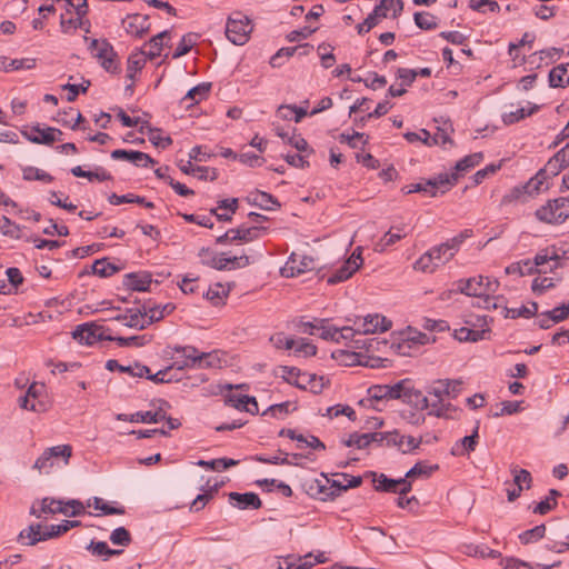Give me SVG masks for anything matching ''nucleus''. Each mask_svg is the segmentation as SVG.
<instances>
[{"label":"nucleus","mask_w":569,"mask_h":569,"mask_svg":"<svg viewBox=\"0 0 569 569\" xmlns=\"http://www.w3.org/2000/svg\"><path fill=\"white\" fill-rule=\"evenodd\" d=\"M109 328L103 326L91 323H83L78 326L72 332V337L81 343L93 345L102 340H111V336L108 335Z\"/></svg>","instance_id":"obj_9"},{"label":"nucleus","mask_w":569,"mask_h":569,"mask_svg":"<svg viewBox=\"0 0 569 569\" xmlns=\"http://www.w3.org/2000/svg\"><path fill=\"white\" fill-rule=\"evenodd\" d=\"M252 31L250 19L241 12L232 13L226 23V36L236 46H242L249 40Z\"/></svg>","instance_id":"obj_5"},{"label":"nucleus","mask_w":569,"mask_h":569,"mask_svg":"<svg viewBox=\"0 0 569 569\" xmlns=\"http://www.w3.org/2000/svg\"><path fill=\"white\" fill-rule=\"evenodd\" d=\"M30 512L37 518H41L43 513H62L69 517H77L84 513V506L79 500H70L64 503L62 500L43 498L40 502V508L36 509L33 505Z\"/></svg>","instance_id":"obj_2"},{"label":"nucleus","mask_w":569,"mask_h":569,"mask_svg":"<svg viewBox=\"0 0 569 569\" xmlns=\"http://www.w3.org/2000/svg\"><path fill=\"white\" fill-rule=\"evenodd\" d=\"M106 369L109 371L118 370L120 372L129 373L132 377L142 378L144 375L150 372L149 367L136 362L132 366H122L117 360L110 359L106 362Z\"/></svg>","instance_id":"obj_29"},{"label":"nucleus","mask_w":569,"mask_h":569,"mask_svg":"<svg viewBox=\"0 0 569 569\" xmlns=\"http://www.w3.org/2000/svg\"><path fill=\"white\" fill-rule=\"evenodd\" d=\"M368 396L369 399L372 401H383V400H390V389L389 385H375L368 388Z\"/></svg>","instance_id":"obj_54"},{"label":"nucleus","mask_w":569,"mask_h":569,"mask_svg":"<svg viewBox=\"0 0 569 569\" xmlns=\"http://www.w3.org/2000/svg\"><path fill=\"white\" fill-rule=\"evenodd\" d=\"M413 20L416 26L421 30H433L438 27L437 17L430 12H416Z\"/></svg>","instance_id":"obj_44"},{"label":"nucleus","mask_w":569,"mask_h":569,"mask_svg":"<svg viewBox=\"0 0 569 569\" xmlns=\"http://www.w3.org/2000/svg\"><path fill=\"white\" fill-rule=\"evenodd\" d=\"M110 341H116L120 347H142L149 339L147 336H132V337H112Z\"/></svg>","instance_id":"obj_60"},{"label":"nucleus","mask_w":569,"mask_h":569,"mask_svg":"<svg viewBox=\"0 0 569 569\" xmlns=\"http://www.w3.org/2000/svg\"><path fill=\"white\" fill-rule=\"evenodd\" d=\"M122 27L127 33L141 38L150 29L149 17L139 13L128 14L122 20Z\"/></svg>","instance_id":"obj_20"},{"label":"nucleus","mask_w":569,"mask_h":569,"mask_svg":"<svg viewBox=\"0 0 569 569\" xmlns=\"http://www.w3.org/2000/svg\"><path fill=\"white\" fill-rule=\"evenodd\" d=\"M68 8H73L77 18L64 19L61 16L60 19V28L63 33H70L71 30H76L77 28H82L86 32L90 31V23L84 17L88 13V3L87 0H81V3H73V6H68ZM70 11V9H67Z\"/></svg>","instance_id":"obj_12"},{"label":"nucleus","mask_w":569,"mask_h":569,"mask_svg":"<svg viewBox=\"0 0 569 569\" xmlns=\"http://www.w3.org/2000/svg\"><path fill=\"white\" fill-rule=\"evenodd\" d=\"M461 380L440 379L435 381L428 391L430 396L436 398L435 401L430 402L420 391H417L416 399L419 401L421 409H429V415L442 417L446 407L443 398L456 399L461 392Z\"/></svg>","instance_id":"obj_1"},{"label":"nucleus","mask_w":569,"mask_h":569,"mask_svg":"<svg viewBox=\"0 0 569 569\" xmlns=\"http://www.w3.org/2000/svg\"><path fill=\"white\" fill-rule=\"evenodd\" d=\"M127 312L129 315H128V320L124 322L126 327L140 329V330L147 328L146 327L147 322L144 321L146 315H143L142 310L128 309Z\"/></svg>","instance_id":"obj_53"},{"label":"nucleus","mask_w":569,"mask_h":569,"mask_svg":"<svg viewBox=\"0 0 569 569\" xmlns=\"http://www.w3.org/2000/svg\"><path fill=\"white\" fill-rule=\"evenodd\" d=\"M328 482H329L328 478H326L325 482H322L321 480H313L309 485V493L312 497H317L323 501L335 498L336 496H338V491H337L338 483L335 481L330 487H328L327 486Z\"/></svg>","instance_id":"obj_26"},{"label":"nucleus","mask_w":569,"mask_h":569,"mask_svg":"<svg viewBox=\"0 0 569 569\" xmlns=\"http://www.w3.org/2000/svg\"><path fill=\"white\" fill-rule=\"evenodd\" d=\"M259 230L260 229L258 227H246V226H241L236 229H229L222 236L217 238V243L224 244L227 242H234V241L249 242V241H252L253 239L258 238Z\"/></svg>","instance_id":"obj_17"},{"label":"nucleus","mask_w":569,"mask_h":569,"mask_svg":"<svg viewBox=\"0 0 569 569\" xmlns=\"http://www.w3.org/2000/svg\"><path fill=\"white\" fill-rule=\"evenodd\" d=\"M372 481L377 491L397 492V480L388 478L386 475L372 473Z\"/></svg>","instance_id":"obj_43"},{"label":"nucleus","mask_w":569,"mask_h":569,"mask_svg":"<svg viewBox=\"0 0 569 569\" xmlns=\"http://www.w3.org/2000/svg\"><path fill=\"white\" fill-rule=\"evenodd\" d=\"M211 89V83L202 82L191 88L186 96L181 99L180 103L186 108H190L196 103L208 98Z\"/></svg>","instance_id":"obj_25"},{"label":"nucleus","mask_w":569,"mask_h":569,"mask_svg":"<svg viewBox=\"0 0 569 569\" xmlns=\"http://www.w3.org/2000/svg\"><path fill=\"white\" fill-rule=\"evenodd\" d=\"M498 288V280L478 276L467 280H459L456 291L467 296L481 297L495 293Z\"/></svg>","instance_id":"obj_6"},{"label":"nucleus","mask_w":569,"mask_h":569,"mask_svg":"<svg viewBox=\"0 0 569 569\" xmlns=\"http://www.w3.org/2000/svg\"><path fill=\"white\" fill-rule=\"evenodd\" d=\"M238 460H233V459H230V458H219V459H213V460H210V461H204V460H200L198 462L199 466L201 467H206V468H209V469H212V470H224L229 467H233V466H237L238 465Z\"/></svg>","instance_id":"obj_52"},{"label":"nucleus","mask_w":569,"mask_h":569,"mask_svg":"<svg viewBox=\"0 0 569 569\" xmlns=\"http://www.w3.org/2000/svg\"><path fill=\"white\" fill-rule=\"evenodd\" d=\"M249 200L253 206L263 210H274L280 207L279 201L272 194L260 190L251 192Z\"/></svg>","instance_id":"obj_32"},{"label":"nucleus","mask_w":569,"mask_h":569,"mask_svg":"<svg viewBox=\"0 0 569 569\" xmlns=\"http://www.w3.org/2000/svg\"><path fill=\"white\" fill-rule=\"evenodd\" d=\"M538 110V106L533 104L529 109L526 108H519L516 111L506 112L502 114V121L505 124H512L516 123L522 119H525L528 116H531Z\"/></svg>","instance_id":"obj_42"},{"label":"nucleus","mask_w":569,"mask_h":569,"mask_svg":"<svg viewBox=\"0 0 569 569\" xmlns=\"http://www.w3.org/2000/svg\"><path fill=\"white\" fill-rule=\"evenodd\" d=\"M536 218L546 223H561L569 218V198L549 200L536 210Z\"/></svg>","instance_id":"obj_4"},{"label":"nucleus","mask_w":569,"mask_h":569,"mask_svg":"<svg viewBox=\"0 0 569 569\" xmlns=\"http://www.w3.org/2000/svg\"><path fill=\"white\" fill-rule=\"evenodd\" d=\"M478 432H479V422H477V425L470 436L463 437L461 440H459L455 445V447L452 448V455L465 456L471 451H475L476 447L478 445V438H479Z\"/></svg>","instance_id":"obj_28"},{"label":"nucleus","mask_w":569,"mask_h":569,"mask_svg":"<svg viewBox=\"0 0 569 569\" xmlns=\"http://www.w3.org/2000/svg\"><path fill=\"white\" fill-rule=\"evenodd\" d=\"M312 49H313V47L309 43H303V44H300L297 47L281 48L271 57L270 64L273 68H279L283 63V61H282L283 58L292 57L295 54V52L298 50H302L300 52V54H308Z\"/></svg>","instance_id":"obj_30"},{"label":"nucleus","mask_w":569,"mask_h":569,"mask_svg":"<svg viewBox=\"0 0 569 569\" xmlns=\"http://www.w3.org/2000/svg\"><path fill=\"white\" fill-rule=\"evenodd\" d=\"M502 311L505 313V318H531L535 315H537L538 311V303L537 302H530L529 306H521L520 308H507L502 307Z\"/></svg>","instance_id":"obj_37"},{"label":"nucleus","mask_w":569,"mask_h":569,"mask_svg":"<svg viewBox=\"0 0 569 569\" xmlns=\"http://www.w3.org/2000/svg\"><path fill=\"white\" fill-rule=\"evenodd\" d=\"M282 372H286L288 375H295L296 380L293 381V386L305 390L308 389V385L310 383V380L312 379L313 376V373L300 372L293 367H282Z\"/></svg>","instance_id":"obj_47"},{"label":"nucleus","mask_w":569,"mask_h":569,"mask_svg":"<svg viewBox=\"0 0 569 569\" xmlns=\"http://www.w3.org/2000/svg\"><path fill=\"white\" fill-rule=\"evenodd\" d=\"M110 540L113 545L127 547L131 542V536L124 527H119L111 532Z\"/></svg>","instance_id":"obj_64"},{"label":"nucleus","mask_w":569,"mask_h":569,"mask_svg":"<svg viewBox=\"0 0 569 569\" xmlns=\"http://www.w3.org/2000/svg\"><path fill=\"white\" fill-rule=\"evenodd\" d=\"M438 468V465L429 466L426 462L420 461L407 471L406 478L429 477Z\"/></svg>","instance_id":"obj_56"},{"label":"nucleus","mask_w":569,"mask_h":569,"mask_svg":"<svg viewBox=\"0 0 569 569\" xmlns=\"http://www.w3.org/2000/svg\"><path fill=\"white\" fill-rule=\"evenodd\" d=\"M549 83L552 88H565L569 84V63L552 68L549 72Z\"/></svg>","instance_id":"obj_33"},{"label":"nucleus","mask_w":569,"mask_h":569,"mask_svg":"<svg viewBox=\"0 0 569 569\" xmlns=\"http://www.w3.org/2000/svg\"><path fill=\"white\" fill-rule=\"evenodd\" d=\"M162 406H168V402L161 401V406L154 411H138L130 416L126 413H118L117 420L130 421V422H142V423H158L166 419V410Z\"/></svg>","instance_id":"obj_14"},{"label":"nucleus","mask_w":569,"mask_h":569,"mask_svg":"<svg viewBox=\"0 0 569 569\" xmlns=\"http://www.w3.org/2000/svg\"><path fill=\"white\" fill-rule=\"evenodd\" d=\"M482 159H483V156L481 152H476V153L466 156L465 158H462L461 160H459L456 163L455 172H452L451 174H457V180H458L459 177L463 172H467L468 170L478 166L482 161Z\"/></svg>","instance_id":"obj_36"},{"label":"nucleus","mask_w":569,"mask_h":569,"mask_svg":"<svg viewBox=\"0 0 569 569\" xmlns=\"http://www.w3.org/2000/svg\"><path fill=\"white\" fill-rule=\"evenodd\" d=\"M560 277H537L532 281V291L537 293H542L545 290L553 288L558 281H560Z\"/></svg>","instance_id":"obj_51"},{"label":"nucleus","mask_w":569,"mask_h":569,"mask_svg":"<svg viewBox=\"0 0 569 569\" xmlns=\"http://www.w3.org/2000/svg\"><path fill=\"white\" fill-rule=\"evenodd\" d=\"M183 351L190 365H197V369L222 368L227 363L223 353L218 350L200 352L196 347H189Z\"/></svg>","instance_id":"obj_8"},{"label":"nucleus","mask_w":569,"mask_h":569,"mask_svg":"<svg viewBox=\"0 0 569 569\" xmlns=\"http://www.w3.org/2000/svg\"><path fill=\"white\" fill-rule=\"evenodd\" d=\"M36 66V60L31 58L12 59L0 57V70L9 72L13 70L32 69Z\"/></svg>","instance_id":"obj_34"},{"label":"nucleus","mask_w":569,"mask_h":569,"mask_svg":"<svg viewBox=\"0 0 569 569\" xmlns=\"http://www.w3.org/2000/svg\"><path fill=\"white\" fill-rule=\"evenodd\" d=\"M462 240L463 236H459L455 237L450 242L448 241L431 248L429 251L432 254L435 264L439 267L450 261L453 258L455 252L457 251Z\"/></svg>","instance_id":"obj_16"},{"label":"nucleus","mask_w":569,"mask_h":569,"mask_svg":"<svg viewBox=\"0 0 569 569\" xmlns=\"http://www.w3.org/2000/svg\"><path fill=\"white\" fill-rule=\"evenodd\" d=\"M22 178L23 180L27 181L39 180L44 183H50L54 179L50 173L46 172L44 170L31 166L22 168Z\"/></svg>","instance_id":"obj_40"},{"label":"nucleus","mask_w":569,"mask_h":569,"mask_svg":"<svg viewBox=\"0 0 569 569\" xmlns=\"http://www.w3.org/2000/svg\"><path fill=\"white\" fill-rule=\"evenodd\" d=\"M22 134L32 143L49 146L54 141H60L63 133L60 129L52 127L41 128L37 124L23 131Z\"/></svg>","instance_id":"obj_13"},{"label":"nucleus","mask_w":569,"mask_h":569,"mask_svg":"<svg viewBox=\"0 0 569 569\" xmlns=\"http://www.w3.org/2000/svg\"><path fill=\"white\" fill-rule=\"evenodd\" d=\"M549 270L555 271L561 267V259L557 254L555 248H546L537 252L532 260V264L536 267V273H548V270L545 266L550 264Z\"/></svg>","instance_id":"obj_15"},{"label":"nucleus","mask_w":569,"mask_h":569,"mask_svg":"<svg viewBox=\"0 0 569 569\" xmlns=\"http://www.w3.org/2000/svg\"><path fill=\"white\" fill-rule=\"evenodd\" d=\"M456 182L457 174L440 173L438 177L429 179L425 182H418L407 186L402 188V192L406 194L413 192H423L429 194L430 197H437L438 190L440 188L445 187V189L440 191V193H445L450 187L456 184Z\"/></svg>","instance_id":"obj_3"},{"label":"nucleus","mask_w":569,"mask_h":569,"mask_svg":"<svg viewBox=\"0 0 569 569\" xmlns=\"http://www.w3.org/2000/svg\"><path fill=\"white\" fill-rule=\"evenodd\" d=\"M421 133L423 134V143L427 146H445L447 142H451L447 132L440 129H438L433 136H431L426 129H421Z\"/></svg>","instance_id":"obj_50"},{"label":"nucleus","mask_w":569,"mask_h":569,"mask_svg":"<svg viewBox=\"0 0 569 569\" xmlns=\"http://www.w3.org/2000/svg\"><path fill=\"white\" fill-rule=\"evenodd\" d=\"M470 9L487 13V12H496L500 10V7L495 0H470L469 1Z\"/></svg>","instance_id":"obj_55"},{"label":"nucleus","mask_w":569,"mask_h":569,"mask_svg":"<svg viewBox=\"0 0 569 569\" xmlns=\"http://www.w3.org/2000/svg\"><path fill=\"white\" fill-rule=\"evenodd\" d=\"M119 270L120 269L117 266L108 262L106 258L98 259L92 264V273L101 278L111 277Z\"/></svg>","instance_id":"obj_41"},{"label":"nucleus","mask_w":569,"mask_h":569,"mask_svg":"<svg viewBox=\"0 0 569 569\" xmlns=\"http://www.w3.org/2000/svg\"><path fill=\"white\" fill-rule=\"evenodd\" d=\"M0 232L12 239L21 238V227L6 216H0Z\"/></svg>","instance_id":"obj_45"},{"label":"nucleus","mask_w":569,"mask_h":569,"mask_svg":"<svg viewBox=\"0 0 569 569\" xmlns=\"http://www.w3.org/2000/svg\"><path fill=\"white\" fill-rule=\"evenodd\" d=\"M390 389V400L393 399H402L403 401H412V397L416 398V393L411 389L408 388V382L406 380H401L392 386L389 385Z\"/></svg>","instance_id":"obj_38"},{"label":"nucleus","mask_w":569,"mask_h":569,"mask_svg":"<svg viewBox=\"0 0 569 569\" xmlns=\"http://www.w3.org/2000/svg\"><path fill=\"white\" fill-rule=\"evenodd\" d=\"M326 320H319V325H315L312 322H303L301 325V331L303 333L315 335V330H319L320 338L323 340H330L335 342H339V328L332 326H325Z\"/></svg>","instance_id":"obj_21"},{"label":"nucleus","mask_w":569,"mask_h":569,"mask_svg":"<svg viewBox=\"0 0 569 569\" xmlns=\"http://www.w3.org/2000/svg\"><path fill=\"white\" fill-rule=\"evenodd\" d=\"M89 507H93L96 510H100L103 515H123V507H112L106 502L102 498L94 497L88 501Z\"/></svg>","instance_id":"obj_46"},{"label":"nucleus","mask_w":569,"mask_h":569,"mask_svg":"<svg viewBox=\"0 0 569 569\" xmlns=\"http://www.w3.org/2000/svg\"><path fill=\"white\" fill-rule=\"evenodd\" d=\"M190 346H174L172 349L179 357L173 358V362L171 365L172 369L184 370L187 368H197V365H190V361L187 358V353L183 349L189 348Z\"/></svg>","instance_id":"obj_49"},{"label":"nucleus","mask_w":569,"mask_h":569,"mask_svg":"<svg viewBox=\"0 0 569 569\" xmlns=\"http://www.w3.org/2000/svg\"><path fill=\"white\" fill-rule=\"evenodd\" d=\"M197 34L196 33H187L180 40L178 47L176 48L172 58L178 59L184 54H187L192 47L196 44Z\"/></svg>","instance_id":"obj_48"},{"label":"nucleus","mask_w":569,"mask_h":569,"mask_svg":"<svg viewBox=\"0 0 569 569\" xmlns=\"http://www.w3.org/2000/svg\"><path fill=\"white\" fill-rule=\"evenodd\" d=\"M67 531L68 526L66 525L64 520L59 525L47 526L44 530H42L41 525L37 523L31 525L29 526L28 529L22 530L19 535V539L22 540L24 538H28L29 541L27 542V545L34 546L39 541L58 537Z\"/></svg>","instance_id":"obj_7"},{"label":"nucleus","mask_w":569,"mask_h":569,"mask_svg":"<svg viewBox=\"0 0 569 569\" xmlns=\"http://www.w3.org/2000/svg\"><path fill=\"white\" fill-rule=\"evenodd\" d=\"M88 549L91 550L93 555L103 556L106 559L122 552V550L110 549L104 541H91L88 546Z\"/></svg>","instance_id":"obj_57"},{"label":"nucleus","mask_w":569,"mask_h":569,"mask_svg":"<svg viewBox=\"0 0 569 569\" xmlns=\"http://www.w3.org/2000/svg\"><path fill=\"white\" fill-rule=\"evenodd\" d=\"M146 53L141 50L139 52L131 53L128 58V72H137L140 71L147 61Z\"/></svg>","instance_id":"obj_62"},{"label":"nucleus","mask_w":569,"mask_h":569,"mask_svg":"<svg viewBox=\"0 0 569 569\" xmlns=\"http://www.w3.org/2000/svg\"><path fill=\"white\" fill-rule=\"evenodd\" d=\"M229 499L239 509H259L262 505L259 496L253 492H230Z\"/></svg>","instance_id":"obj_27"},{"label":"nucleus","mask_w":569,"mask_h":569,"mask_svg":"<svg viewBox=\"0 0 569 569\" xmlns=\"http://www.w3.org/2000/svg\"><path fill=\"white\" fill-rule=\"evenodd\" d=\"M230 292V286L226 287L222 283H214L203 293V297L208 299L213 306L223 303L224 299Z\"/></svg>","instance_id":"obj_35"},{"label":"nucleus","mask_w":569,"mask_h":569,"mask_svg":"<svg viewBox=\"0 0 569 569\" xmlns=\"http://www.w3.org/2000/svg\"><path fill=\"white\" fill-rule=\"evenodd\" d=\"M415 269L422 272H433L438 266L435 264V260L432 259V254L430 251L423 253L416 262Z\"/></svg>","instance_id":"obj_63"},{"label":"nucleus","mask_w":569,"mask_h":569,"mask_svg":"<svg viewBox=\"0 0 569 569\" xmlns=\"http://www.w3.org/2000/svg\"><path fill=\"white\" fill-rule=\"evenodd\" d=\"M93 57L100 61L101 67L108 72L119 71L117 53L106 39H102L101 47L93 53Z\"/></svg>","instance_id":"obj_19"},{"label":"nucleus","mask_w":569,"mask_h":569,"mask_svg":"<svg viewBox=\"0 0 569 569\" xmlns=\"http://www.w3.org/2000/svg\"><path fill=\"white\" fill-rule=\"evenodd\" d=\"M507 274H518L520 277L536 273V267L530 259L513 262L506 268Z\"/></svg>","instance_id":"obj_39"},{"label":"nucleus","mask_w":569,"mask_h":569,"mask_svg":"<svg viewBox=\"0 0 569 569\" xmlns=\"http://www.w3.org/2000/svg\"><path fill=\"white\" fill-rule=\"evenodd\" d=\"M90 80H83L80 84L66 83L62 86L63 90H67L69 93L67 96V100L72 102L77 99L78 94L86 93L90 87Z\"/></svg>","instance_id":"obj_59"},{"label":"nucleus","mask_w":569,"mask_h":569,"mask_svg":"<svg viewBox=\"0 0 569 569\" xmlns=\"http://www.w3.org/2000/svg\"><path fill=\"white\" fill-rule=\"evenodd\" d=\"M362 247H357L352 254L345 261V263L332 273L327 282L329 284H336L348 280L363 263Z\"/></svg>","instance_id":"obj_10"},{"label":"nucleus","mask_w":569,"mask_h":569,"mask_svg":"<svg viewBox=\"0 0 569 569\" xmlns=\"http://www.w3.org/2000/svg\"><path fill=\"white\" fill-rule=\"evenodd\" d=\"M239 207L237 198H229L218 201V206L210 210V214L217 217L219 221H231L232 214L236 213Z\"/></svg>","instance_id":"obj_24"},{"label":"nucleus","mask_w":569,"mask_h":569,"mask_svg":"<svg viewBox=\"0 0 569 569\" xmlns=\"http://www.w3.org/2000/svg\"><path fill=\"white\" fill-rule=\"evenodd\" d=\"M317 263L311 256L292 253L283 269L287 276H296L316 269Z\"/></svg>","instance_id":"obj_18"},{"label":"nucleus","mask_w":569,"mask_h":569,"mask_svg":"<svg viewBox=\"0 0 569 569\" xmlns=\"http://www.w3.org/2000/svg\"><path fill=\"white\" fill-rule=\"evenodd\" d=\"M152 282L147 271L131 272L123 277V286L132 291H148Z\"/></svg>","instance_id":"obj_23"},{"label":"nucleus","mask_w":569,"mask_h":569,"mask_svg":"<svg viewBox=\"0 0 569 569\" xmlns=\"http://www.w3.org/2000/svg\"><path fill=\"white\" fill-rule=\"evenodd\" d=\"M558 158L551 157L546 166L539 170V177L545 176L547 179L556 177L565 169L563 164L557 161Z\"/></svg>","instance_id":"obj_61"},{"label":"nucleus","mask_w":569,"mask_h":569,"mask_svg":"<svg viewBox=\"0 0 569 569\" xmlns=\"http://www.w3.org/2000/svg\"><path fill=\"white\" fill-rule=\"evenodd\" d=\"M170 32L164 30L154 37H152L147 43H144L142 51L149 60H153L161 54L164 46V38H169Z\"/></svg>","instance_id":"obj_31"},{"label":"nucleus","mask_w":569,"mask_h":569,"mask_svg":"<svg viewBox=\"0 0 569 569\" xmlns=\"http://www.w3.org/2000/svg\"><path fill=\"white\" fill-rule=\"evenodd\" d=\"M224 403L236 409L246 410L250 413H256L259 410L258 402L254 397L236 395L232 393V391H228L224 396Z\"/></svg>","instance_id":"obj_22"},{"label":"nucleus","mask_w":569,"mask_h":569,"mask_svg":"<svg viewBox=\"0 0 569 569\" xmlns=\"http://www.w3.org/2000/svg\"><path fill=\"white\" fill-rule=\"evenodd\" d=\"M355 325L359 335L385 332L391 328V321L378 313L356 317Z\"/></svg>","instance_id":"obj_11"},{"label":"nucleus","mask_w":569,"mask_h":569,"mask_svg":"<svg viewBox=\"0 0 569 569\" xmlns=\"http://www.w3.org/2000/svg\"><path fill=\"white\" fill-rule=\"evenodd\" d=\"M545 533H546V526L539 525L532 529L523 531L521 535H519V539L523 545H528L536 540L541 539L545 536Z\"/></svg>","instance_id":"obj_58"}]
</instances>
